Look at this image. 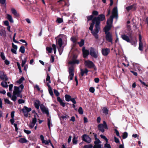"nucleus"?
<instances>
[{
    "instance_id": "nucleus-1",
    "label": "nucleus",
    "mask_w": 148,
    "mask_h": 148,
    "mask_svg": "<svg viewBox=\"0 0 148 148\" xmlns=\"http://www.w3.org/2000/svg\"><path fill=\"white\" fill-rule=\"evenodd\" d=\"M24 87V86L22 84L18 87L14 86V90L13 92L12 95H11L10 92H8L7 93V95L11 98L12 100L14 101H15L17 99V97H19L21 98L22 97L21 92Z\"/></svg>"
},
{
    "instance_id": "nucleus-2",
    "label": "nucleus",
    "mask_w": 148,
    "mask_h": 148,
    "mask_svg": "<svg viewBox=\"0 0 148 148\" xmlns=\"http://www.w3.org/2000/svg\"><path fill=\"white\" fill-rule=\"evenodd\" d=\"M68 60L69 66V78L71 80L74 75V54H72L71 52L69 53Z\"/></svg>"
},
{
    "instance_id": "nucleus-3",
    "label": "nucleus",
    "mask_w": 148,
    "mask_h": 148,
    "mask_svg": "<svg viewBox=\"0 0 148 148\" xmlns=\"http://www.w3.org/2000/svg\"><path fill=\"white\" fill-rule=\"evenodd\" d=\"M60 36L66 39V37L64 35H60L58 36L57 37V38H59V39L56 40L57 45L59 46L58 49L60 55H61L63 51L64 47H62V40L61 38H59Z\"/></svg>"
},
{
    "instance_id": "nucleus-4",
    "label": "nucleus",
    "mask_w": 148,
    "mask_h": 148,
    "mask_svg": "<svg viewBox=\"0 0 148 148\" xmlns=\"http://www.w3.org/2000/svg\"><path fill=\"white\" fill-rule=\"evenodd\" d=\"M114 17H116V18H117L118 11L116 7H115L113 9L112 12V15L110 16V18L108 19L107 21V25H112L113 18Z\"/></svg>"
},
{
    "instance_id": "nucleus-5",
    "label": "nucleus",
    "mask_w": 148,
    "mask_h": 148,
    "mask_svg": "<svg viewBox=\"0 0 148 148\" xmlns=\"http://www.w3.org/2000/svg\"><path fill=\"white\" fill-rule=\"evenodd\" d=\"M122 39L128 42L131 43V44L134 45V47L136 46L137 43V40L136 41H134L133 40L132 37L130 36V39L129 37L125 34H123L121 36Z\"/></svg>"
},
{
    "instance_id": "nucleus-6",
    "label": "nucleus",
    "mask_w": 148,
    "mask_h": 148,
    "mask_svg": "<svg viewBox=\"0 0 148 148\" xmlns=\"http://www.w3.org/2000/svg\"><path fill=\"white\" fill-rule=\"evenodd\" d=\"M105 19V15L104 14H101L99 15L97 17H95L93 20L95 22L96 25L100 26V21H103Z\"/></svg>"
},
{
    "instance_id": "nucleus-7",
    "label": "nucleus",
    "mask_w": 148,
    "mask_h": 148,
    "mask_svg": "<svg viewBox=\"0 0 148 148\" xmlns=\"http://www.w3.org/2000/svg\"><path fill=\"white\" fill-rule=\"evenodd\" d=\"M95 29L91 32V33L96 39H98L99 38L98 34L100 29V26L95 24Z\"/></svg>"
},
{
    "instance_id": "nucleus-8",
    "label": "nucleus",
    "mask_w": 148,
    "mask_h": 148,
    "mask_svg": "<svg viewBox=\"0 0 148 148\" xmlns=\"http://www.w3.org/2000/svg\"><path fill=\"white\" fill-rule=\"evenodd\" d=\"M98 130L102 133L104 132V128L106 129H108V128L107 124L105 121H103V124H99L98 126Z\"/></svg>"
},
{
    "instance_id": "nucleus-9",
    "label": "nucleus",
    "mask_w": 148,
    "mask_h": 148,
    "mask_svg": "<svg viewBox=\"0 0 148 148\" xmlns=\"http://www.w3.org/2000/svg\"><path fill=\"white\" fill-rule=\"evenodd\" d=\"M90 55L94 58H97L98 57V51H96L94 48L92 47L90 48Z\"/></svg>"
},
{
    "instance_id": "nucleus-10",
    "label": "nucleus",
    "mask_w": 148,
    "mask_h": 148,
    "mask_svg": "<svg viewBox=\"0 0 148 148\" xmlns=\"http://www.w3.org/2000/svg\"><path fill=\"white\" fill-rule=\"evenodd\" d=\"M32 110L30 108H28L26 106H24L22 110L23 111L25 116L27 117L28 115V113Z\"/></svg>"
},
{
    "instance_id": "nucleus-11",
    "label": "nucleus",
    "mask_w": 148,
    "mask_h": 148,
    "mask_svg": "<svg viewBox=\"0 0 148 148\" xmlns=\"http://www.w3.org/2000/svg\"><path fill=\"white\" fill-rule=\"evenodd\" d=\"M40 108L41 111L43 113L46 114L48 116H49V111L47 108L45 107L43 104H42L40 105Z\"/></svg>"
},
{
    "instance_id": "nucleus-12",
    "label": "nucleus",
    "mask_w": 148,
    "mask_h": 148,
    "mask_svg": "<svg viewBox=\"0 0 148 148\" xmlns=\"http://www.w3.org/2000/svg\"><path fill=\"white\" fill-rule=\"evenodd\" d=\"M84 64L86 66L90 68H92L95 66V65L93 63L89 60L85 61Z\"/></svg>"
},
{
    "instance_id": "nucleus-13",
    "label": "nucleus",
    "mask_w": 148,
    "mask_h": 148,
    "mask_svg": "<svg viewBox=\"0 0 148 148\" xmlns=\"http://www.w3.org/2000/svg\"><path fill=\"white\" fill-rule=\"evenodd\" d=\"M105 34L106 40L108 42H111V44H112V34L110 33H106Z\"/></svg>"
},
{
    "instance_id": "nucleus-14",
    "label": "nucleus",
    "mask_w": 148,
    "mask_h": 148,
    "mask_svg": "<svg viewBox=\"0 0 148 148\" xmlns=\"http://www.w3.org/2000/svg\"><path fill=\"white\" fill-rule=\"evenodd\" d=\"M82 140L88 143H90L91 141V138L86 134H84L82 136Z\"/></svg>"
},
{
    "instance_id": "nucleus-15",
    "label": "nucleus",
    "mask_w": 148,
    "mask_h": 148,
    "mask_svg": "<svg viewBox=\"0 0 148 148\" xmlns=\"http://www.w3.org/2000/svg\"><path fill=\"white\" fill-rule=\"evenodd\" d=\"M64 97L65 100L67 101H71L73 102V107L74 108V98H71V96L68 95H65Z\"/></svg>"
},
{
    "instance_id": "nucleus-16",
    "label": "nucleus",
    "mask_w": 148,
    "mask_h": 148,
    "mask_svg": "<svg viewBox=\"0 0 148 148\" xmlns=\"http://www.w3.org/2000/svg\"><path fill=\"white\" fill-rule=\"evenodd\" d=\"M37 122V119L36 118V116L34 115V117L32 119V121L30 122L29 126L31 129L33 128L34 127L35 124Z\"/></svg>"
},
{
    "instance_id": "nucleus-17",
    "label": "nucleus",
    "mask_w": 148,
    "mask_h": 148,
    "mask_svg": "<svg viewBox=\"0 0 148 148\" xmlns=\"http://www.w3.org/2000/svg\"><path fill=\"white\" fill-rule=\"evenodd\" d=\"M138 40L139 41V49L141 51L143 50V44L142 41V37L140 34L139 35Z\"/></svg>"
},
{
    "instance_id": "nucleus-18",
    "label": "nucleus",
    "mask_w": 148,
    "mask_h": 148,
    "mask_svg": "<svg viewBox=\"0 0 148 148\" xmlns=\"http://www.w3.org/2000/svg\"><path fill=\"white\" fill-rule=\"evenodd\" d=\"M82 51L83 54V57L85 58L87 57L89 54V50L86 49L85 47H83L82 49Z\"/></svg>"
},
{
    "instance_id": "nucleus-19",
    "label": "nucleus",
    "mask_w": 148,
    "mask_h": 148,
    "mask_svg": "<svg viewBox=\"0 0 148 148\" xmlns=\"http://www.w3.org/2000/svg\"><path fill=\"white\" fill-rule=\"evenodd\" d=\"M102 54L105 56H107L110 52V50L109 49L106 48L103 49L101 51Z\"/></svg>"
},
{
    "instance_id": "nucleus-20",
    "label": "nucleus",
    "mask_w": 148,
    "mask_h": 148,
    "mask_svg": "<svg viewBox=\"0 0 148 148\" xmlns=\"http://www.w3.org/2000/svg\"><path fill=\"white\" fill-rule=\"evenodd\" d=\"M34 105L35 107L38 110L39 107L40 106V102L39 100H36L34 101Z\"/></svg>"
},
{
    "instance_id": "nucleus-21",
    "label": "nucleus",
    "mask_w": 148,
    "mask_h": 148,
    "mask_svg": "<svg viewBox=\"0 0 148 148\" xmlns=\"http://www.w3.org/2000/svg\"><path fill=\"white\" fill-rule=\"evenodd\" d=\"M0 78L3 80L6 81L7 80L8 78L6 75L4 74L3 72H0Z\"/></svg>"
},
{
    "instance_id": "nucleus-22",
    "label": "nucleus",
    "mask_w": 148,
    "mask_h": 148,
    "mask_svg": "<svg viewBox=\"0 0 148 148\" xmlns=\"http://www.w3.org/2000/svg\"><path fill=\"white\" fill-rule=\"evenodd\" d=\"M11 11L12 13L14 14V15L16 17H19V14L18 13L16 10L14 8H12L11 9Z\"/></svg>"
},
{
    "instance_id": "nucleus-23",
    "label": "nucleus",
    "mask_w": 148,
    "mask_h": 148,
    "mask_svg": "<svg viewBox=\"0 0 148 148\" xmlns=\"http://www.w3.org/2000/svg\"><path fill=\"white\" fill-rule=\"evenodd\" d=\"M40 139L42 141V143L45 145H48L49 144V142L48 140H44V136L42 135H40Z\"/></svg>"
},
{
    "instance_id": "nucleus-24",
    "label": "nucleus",
    "mask_w": 148,
    "mask_h": 148,
    "mask_svg": "<svg viewBox=\"0 0 148 148\" xmlns=\"http://www.w3.org/2000/svg\"><path fill=\"white\" fill-rule=\"evenodd\" d=\"M112 25H107L104 28L105 33H110L108 31L110 29Z\"/></svg>"
},
{
    "instance_id": "nucleus-25",
    "label": "nucleus",
    "mask_w": 148,
    "mask_h": 148,
    "mask_svg": "<svg viewBox=\"0 0 148 148\" xmlns=\"http://www.w3.org/2000/svg\"><path fill=\"white\" fill-rule=\"evenodd\" d=\"M57 101L60 103V105L63 107H64L65 103H64L60 97H58L57 98Z\"/></svg>"
},
{
    "instance_id": "nucleus-26",
    "label": "nucleus",
    "mask_w": 148,
    "mask_h": 148,
    "mask_svg": "<svg viewBox=\"0 0 148 148\" xmlns=\"http://www.w3.org/2000/svg\"><path fill=\"white\" fill-rule=\"evenodd\" d=\"M7 18L11 23H13L14 21L12 16L8 14H7Z\"/></svg>"
},
{
    "instance_id": "nucleus-27",
    "label": "nucleus",
    "mask_w": 148,
    "mask_h": 148,
    "mask_svg": "<svg viewBox=\"0 0 148 148\" xmlns=\"http://www.w3.org/2000/svg\"><path fill=\"white\" fill-rule=\"evenodd\" d=\"M88 72V71L86 69H85L84 70L81 69V74L82 76H83L84 74H86L87 75Z\"/></svg>"
},
{
    "instance_id": "nucleus-28",
    "label": "nucleus",
    "mask_w": 148,
    "mask_h": 148,
    "mask_svg": "<svg viewBox=\"0 0 148 148\" xmlns=\"http://www.w3.org/2000/svg\"><path fill=\"white\" fill-rule=\"evenodd\" d=\"M18 141L19 142L22 143H26L27 142V140L25 138H21Z\"/></svg>"
},
{
    "instance_id": "nucleus-29",
    "label": "nucleus",
    "mask_w": 148,
    "mask_h": 148,
    "mask_svg": "<svg viewBox=\"0 0 148 148\" xmlns=\"http://www.w3.org/2000/svg\"><path fill=\"white\" fill-rule=\"evenodd\" d=\"M92 23L91 24L89 28V29L92 31L93 30V29L94 25V24L95 23V22L94 21H93V19L92 20Z\"/></svg>"
},
{
    "instance_id": "nucleus-30",
    "label": "nucleus",
    "mask_w": 148,
    "mask_h": 148,
    "mask_svg": "<svg viewBox=\"0 0 148 148\" xmlns=\"http://www.w3.org/2000/svg\"><path fill=\"white\" fill-rule=\"evenodd\" d=\"M1 85L2 86L5 88H7L8 87V85L7 82L5 81H3L1 83Z\"/></svg>"
},
{
    "instance_id": "nucleus-31",
    "label": "nucleus",
    "mask_w": 148,
    "mask_h": 148,
    "mask_svg": "<svg viewBox=\"0 0 148 148\" xmlns=\"http://www.w3.org/2000/svg\"><path fill=\"white\" fill-rule=\"evenodd\" d=\"M102 110L103 111V113L106 115H107L108 114V110L107 108L106 107H103L102 108Z\"/></svg>"
},
{
    "instance_id": "nucleus-32",
    "label": "nucleus",
    "mask_w": 148,
    "mask_h": 148,
    "mask_svg": "<svg viewBox=\"0 0 148 148\" xmlns=\"http://www.w3.org/2000/svg\"><path fill=\"white\" fill-rule=\"evenodd\" d=\"M78 44L80 47H82L84 45V40L83 39H81L80 42H78Z\"/></svg>"
},
{
    "instance_id": "nucleus-33",
    "label": "nucleus",
    "mask_w": 148,
    "mask_h": 148,
    "mask_svg": "<svg viewBox=\"0 0 148 148\" xmlns=\"http://www.w3.org/2000/svg\"><path fill=\"white\" fill-rule=\"evenodd\" d=\"M0 35L3 37H5L6 36V34L5 31L1 30L0 31Z\"/></svg>"
},
{
    "instance_id": "nucleus-34",
    "label": "nucleus",
    "mask_w": 148,
    "mask_h": 148,
    "mask_svg": "<svg viewBox=\"0 0 148 148\" xmlns=\"http://www.w3.org/2000/svg\"><path fill=\"white\" fill-rule=\"evenodd\" d=\"M19 51L22 53H24L25 52V48L23 46H21L20 48Z\"/></svg>"
},
{
    "instance_id": "nucleus-35",
    "label": "nucleus",
    "mask_w": 148,
    "mask_h": 148,
    "mask_svg": "<svg viewBox=\"0 0 148 148\" xmlns=\"http://www.w3.org/2000/svg\"><path fill=\"white\" fill-rule=\"evenodd\" d=\"M69 118V116L66 115L62 116L60 117V118L61 120L66 119L67 118Z\"/></svg>"
},
{
    "instance_id": "nucleus-36",
    "label": "nucleus",
    "mask_w": 148,
    "mask_h": 148,
    "mask_svg": "<svg viewBox=\"0 0 148 148\" xmlns=\"http://www.w3.org/2000/svg\"><path fill=\"white\" fill-rule=\"evenodd\" d=\"M27 61V58L26 57H25L23 60H22L21 66L23 67L25 65V64L26 63Z\"/></svg>"
},
{
    "instance_id": "nucleus-37",
    "label": "nucleus",
    "mask_w": 148,
    "mask_h": 148,
    "mask_svg": "<svg viewBox=\"0 0 148 148\" xmlns=\"http://www.w3.org/2000/svg\"><path fill=\"white\" fill-rule=\"evenodd\" d=\"M25 80V79L23 77H22L18 80L17 81V83L20 84H21L22 83L23 81H24Z\"/></svg>"
},
{
    "instance_id": "nucleus-38",
    "label": "nucleus",
    "mask_w": 148,
    "mask_h": 148,
    "mask_svg": "<svg viewBox=\"0 0 148 148\" xmlns=\"http://www.w3.org/2000/svg\"><path fill=\"white\" fill-rule=\"evenodd\" d=\"M102 145L99 144H95L93 148H101Z\"/></svg>"
},
{
    "instance_id": "nucleus-39",
    "label": "nucleus",
    "mask_w": 148,
    "mask_h": 148,
    "mask_svg": "<svg viewBox=\"0 0 148 148\" xmlns=\"http://www.w3.org/2000/svg\"><path fill=\"white\" fill-rule=\"evenodd\" d=\"M47 124H48V126L49 127V129H50V125L51 123V120L50 119V118H48L47 119Z\"/></svg>"
},
{
    "instance_id": "nucleus-40",
    "label": "nucleus",
    "mask_w": 148,
    "mask_h": 148,
    "mask_svg": "<svg viewBox=\"0 0 148 148\" xmlns=\"http://www.w3.org/2000/svg\"><path fill=\"white\" fill-rule=\"evenodd\" d=\"M78 112L79 114H82L83 113V111L82 108L81 107H79Z\"/></svg>"
},
{
    "instance_id": "nucleus-41",
    "label": "nucleus",
    "mask_w": 148,
    "mask_h": 148,
    "mask_svg": "<svg viewBox=\"0 0 148 148\" xmlns=\"http://www.w3.org/2000/svg\"><path fill=\"white\" fill-rule=\"evenodd\" d=\"M93 147V145L92 144H88L84 146V148H92Z\"/></svg>"
},
{
    "instance_id": "nucleus-42",
    "label": "nucleus",
    "mask_w": 148,
    "mask_h": 148,
    "mask_svg": "<svg viewBox=\"0 0 148 148\" xmlns=\"http://www.w3.org/2000/svg\"><path fill=\"white\" fill-rule=\"evenodd\" d=\"M52 49L53 48L48 47H46V50L48 51L49 53H51V52Z\"/></svg>"
},
{
    "instance_id": "nucleus-43",
    "label": "nucleus",
    "mask_w": 148,
    "mask_h": 148,
    "mask_svg": "<svg viewBox=\"0 0 148 148\" xmlns=\"http://www.w3.org/2000/svg\"><path fill=\"white\" fill-rule=\"evenodd\" d=\"M56 21L57 23H60L63 22V20L62 18H57Z\"/></svg>"
},
{
    "instance_id": "nucleus-44",
    "label": "nucleus",
    "mask_w": 148,
    "mask_h": 148,
    "mask_svg": "<svg viewBox=\"0 0 148 148\" xmlns=\"http://www.w3.org/2000/svg\"><path fill=\"white\" fill-rule=\"evenodd\" d=\"M52 47L53 48V49L54 51V52L55 54L56 53V45L53 44L52 45Z\"/></svg>"
},
{
    "instance_id": "nucleus-45",
    "label": "nucleus",
    "mask_w": 148,
    "mask_h": 148,
    "mask_svg": "<svg viewBox=\"0 0 148 148\" xmlns=\"http://www.w3.org/2000/svg\"><path fill=\"white\" fill-rule=\"evenodd\" d=\"M0 56L1 58V59L3 60H5V56L4 55V53L3 52H1L0 54Z\"/></svg>"
},
{
    "instance_id": "nucleus-46",
    "label": "nucleus",
    "mask_w": 148,
    "mask_h": 148,
    "mask_svg": "<svg viewBox=\"0 0 148 148\" xmlns=\"http://www.w3.org/2000/svg\"><path fill=\"white\" fill-rule=\"evenodd\" d=\"M95 141H94V143L95 144H100L101 143V142L100 141L98 138H96Z\"/></svg>"
},
{
    "instance_id": "nucleus-47",
    "label": "nucleus",
    "mask_w": 148,
    "mask_h": 148,
    "mask_svg": "<svg viewBox=\"0 0 148 148\" xmlns=\"http://www.w3.org/2000/svg\"><path fill=\"white\" fill-rule=\"evenodd\" d=\"M127 135H128V134H127V132H124L123 134V136H122L123 138V139H125L126 138H127Z\"/></svg>"
},
{
    "instance_id": "nucleus-48",
    "label": "nucleus",
    "mask_w": 148,
    "mask_h": 148,
    "mask_svg": "<svg viewBox=\"0 0 148 148\" xmlns=\"http://www.w3.org/2000/svg\"><path fill=\"white\" fill-rule=\"evenodd\" d=\"M100 136L101 138L104 139L106 141L107 143H108V140L105 136L102 135H101Z\"/></svg>"
},
{
    "instance_id": "nucleus-49",
    "label": "nucleus",
    "mask_w": 148,
    "mask_h": 148,
    "mask_svg": "<svg viewBox=\"0 0 148 148\" xmlns=\"http://www.w3.org/2000/svg\"><path fill=\"white\" fill-rule=\"evenodd\" d=\"M50 76L48 74H47V78L46 79V81H49V83H50L51 82V81H50Z\"/></svg>"
},
{
    "instance_id": "nucleus-50",
    "label": "nucleus",
    "mask_w": 148,
    "mask_h": 148,
    "mask_svg": "<svg viewBox=\"0 0 148 148\" xmlns=\"http://www.w3.org/2000/svg\"><path fill=\"white\" fill-rule=\"evenodd\" d=\"M93 17V15H91L90 16H87V18L88 19V21H90L91 20Z\"/></svg>"
},
{
    "instance_id": "nucleus-51",
    "label": "nucleus",
    "mask_w": 148,
    "mask_h": 148,
    "mask_svg": "<svg viewBox=\"0 0 148 148\" xmlns=\"http://www.w3.org/2000/svg\"><path fill=\"white\" fill-rule=\"evenodd\" d=\"M92 15L93 16H97L98 14V12L97 11H94L92 12Z\"/></svg>"
},
{
    "instance_id": "nucleus-52",
    "label": "nucleus",
    "mask_w": 148,
    "mask_h": 148,
    "mask_svg": "<svg viewBox=\"0 0 148 148\" xmlns=\"http://www.w3.org/2000/svg\"><path fill=\"white\" fill-rule=\"evenodd\" d=\"M48 90L49 93L50 95L51 96H53V94L51 88L49 89H48Z\"/></svg>"
},
{
    "instance_id": "nucleus-53",
    "label": "nucleus",
    "mask_w": 148,
    "mask_h": 148,
    "mask_svg": "<svg viewBox=\"0 0 148 148\" xmlns=\"http://www.w3.org/2000/svg\"><path fill=\"white\" fill-rule=\"evenodd\" d=\"M18 103L19 104L23 103H25V101L23 99H20L18 100Z\"/></svg>"
},
{
    "instance_id": "nucleus-54",
    "label": "nucleus",
    "mask_w": 148,
    "mask_h": 148,
    "mask_svg": "<svg viewBox=\"0 0 148 148\" xmlns=\"http://www.w3.org/2000/svg\"><path fill=\"white\" fill-rule=\"evenodd\" d=\"M104 147L107 148H111L110 144L107 143L105 144Z\"/></svg>"
},
{
    "instance_id": "nucleus-55",
    "label": "nucleus",
    "mask_w": 148,
    "mask_h": 148,
    "mask_svg": "<svg viewBox=\"0 0 148 148\" xmlns=\"http://www.w3.org/2000/svg\"><path fill=\"white\" fill-rule=\"evenodd\" d=\"M13 86V84H11L9 85V89L10 91H12V88Z\"/></svg>"
},
{
    "instance_id": "nucleus-56",
    "label": "nucleus",
    "mask_w": 148,
    "mask_h": 148,
    "mask_svg": "<svg viewBox=\"0 0 148 148\" xmlns=\"http://www.w3.org/2000/svg\"><path fill=\"white\" fill-rule=\"evenodd\" d=\"M138 80L144 86H148V85L147 84H146L145 82L142 81L141 79H139Z\"/></svg>"
},
{
    "instance_id": "nucleus-57",
    "label": "nucleus",
    "mask_w": 148,
    "mask_h": 148,
    "mask_svg": "<svg viewBox=\"0 0 148 148\" xmlns=\"http://www.w3.org/2000/svg\"><path fill=\"white\" fill-rule=\"evenodd\" d=\"M89 91L90 92L93 93L95 92V89L93 87H90L89 89Z\"/></svg>"
},
{
    "instance_id": "nucleus-58",
    "label": "nucleus",
    "mask_w": 148,
    "mask_h": 148,
    "mask_svg": "<svg viewBox=\"0 0 148 148\" xmlns=\"http://www.w3.org/2000/svg\"><path fill=\"white\" fill-rule=\"evenodd\" d=\"M24 132L25 133H26L27 134H29L31 133V131L29 130H24Z\"/></svg>"
},
{
    "instance_id": "nucleus-59",
    "label": "nucleus",
    "mask_w": 148,
    "mask_h": 148,
    "mask_svg": "<svg viewBox=\"0 0 148 148\" xmlns=\"http://www.w3.org/2000/svg\"><path fill=\"white\" fill-rule=\"evenodd\" d=\"M54 93L55 95L57 96H58L59 95V93L56 90L54 89Z\"/></svg>"
},
{
    "instance_id": "nucleus-60",
    "label": "nucleus",
    "mask_w": 148,
    "mask_h": 148,
    "mask_svg": "<svg viewBox=\"0 0 148 148\" xmlns=\"http://www.w3.org/2000/svg\"><path fill=\"white\" fill-rule=\"evenodd\" d=\"M133 7V6L132 5L128 7H127L126 8V9L127 11H129L130 10H131Z\"/></svg>"
},
{
    "instance_id": "nucleus-61",
    "label": "nucleus",
    "mask_w": 148,
    "mask_h": 148,
    "mask_svg": "<svg viewBox=\"0 0 148 148\" xmlns=\"http://www.w3.org/2000/svg\"><path fill=\"white\" fill-rule=\"evenodd\" d=\"M34 88H36L38 91H40V88L36 84L34 86Z\"/></svg>"
},
{
    "instance_id": "nucleus-62",
    "label": "nucleus",
    "mask_w": 148,
    "mask_h": 148,
    "mask_svg": "<svg viewBox=\"0 0 148 148\" xmlns=\"http://www.w3.org/2000/svg\"><path fill=\"white\" fill-rule=\"evenodd\" d=\"M5 102L6 103L10 104V102L8 99H4Z\"/></svg>"
},
{
    "instance_id": "nucleus-63",
    "label": "nucleus",
    "mask_w": 148,
    "mask_h": 148,
    "mask_svg": "<svg viewBox=\"0 0 148 148\" xmlns=\"http://www.w3.org/2000/svg\"><path fill=\"white\" fill-rule=\"evenodd\" d=\"M12 47L13 48V49H15L17 50V45H15L13 43H12Z\"/></svg>"
},
{
    "instance_id": "nucleus-64",
    "label": "nucleus",
    "mask_w": 148,
    "mask_h": 148,
    "mask_svg": "<svg viewBox=\"0 0 148 148\" xmlns=\"http://www.w3.org/2000/svg\"><path fill=\"white\" fill-rule=\"evenodd\" d=\"M4 24L5 25L7 26L9 25V23L8 21H4Z\"/></svg>"
}]
</instances>
